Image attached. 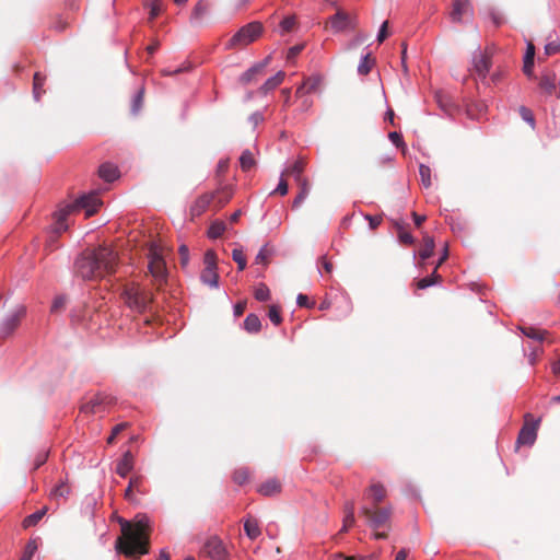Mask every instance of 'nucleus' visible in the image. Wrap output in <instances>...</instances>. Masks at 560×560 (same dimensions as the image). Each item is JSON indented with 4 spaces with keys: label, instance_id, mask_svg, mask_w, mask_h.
<instances>
[{
    "label": "nucleus",
    "instance_id": "obj_38",
    "mask_svg": "<svg viewBox=\"0 0 560 560\" xmlns=\"http://www.w3.org/2000/svg\"><path fill=\"white\" fill-rule=\"evenodd\" d=\"M143 89H140L133 96L132 98V103H131V113L133 115H137L141 108H142V105H143Z\"/></svg>",
    "mask_w": 560,
    "mask_h": 560
},
{
    "label": "nucleus",
    "instance_id": "obj_46",
    "mask_svg": "<svg viewBox=\"0 0 560 560\" xmlns=\"http://www.w3.org/2000/svg\"><path fill=\"white\" fill-rule=\"evenodd\" d=\"M396 226L399 230V235H398L399 241L406 245L413 244V242H415L413 236L410 233L404 231L402 225L400 223L396 222Z\"/></svg>",
    "mask_w": 560,
    "mask_h": 560
},
{
    "label": "nucleus",
    "instance_id": "obj_10",
    "mask_svg": "<svg viewBox=\"0 0 560 560\" xmlns=\"http://www.w3.org/2000/svg\"><path fill=\"white\" fill-rule=\"evenodd\" d=\"M205 552L212 560H226L229 557L223 541L218 537H211L207 540L205 544Z\"/></svg>",
    "mask_w": 560,
    "mask_h": 560
},
{
    "label": "nucleus",
    "instance_id": "obj_63",
    "mask_svg": "<svg viewBox=\"0 0 560 560\" xmlns=\"http://www.w3.org/2000/svg\"><path fill=\"white\" fill-rule=\"evenodd\" d=\"M387 25H388V23L386 21L382 24V26L378 31V34H377L378 43L384 42L385 38L387 37Z\"/></svg>",
    "mask_w": 560,
    "mask_h": 560
},
{
    "label": "nucleus",
    "instance_id": "obj_31",
    "mask_svg": "<svg viewBox=\"0 0 560 560\" xmlns=\"http://www.w3.org/2000/svg\"><path fill=\"white\" fill-rule=\"evenodd\" d=\"M226 230V225L223 221L217 220L211 223L208 229V237L215 240L220 237Z\"/></svg>",
    "mask_w": 560,
    "mask_h": 560
},
{
    "label": "nucleus",
    "instance_id": "obj_29",
    "mask_svg": "<svg viewBox=\"0 0 560 560\" xmlns=\"http://www.w3.org/2000/svg\"><path fill=\"white\" fill-rule=\"evenodd\" d=\"M298 178L300 179L299 180L300 192L293 200V205H292L293 208H298L304 201V199L306 198V196L308 195V191H310V186L307 184L306 178L305 177H298Z\"/></svg>",
    "mask_w": 560,
    "mask_h": 560
},
{
    "label": "nucleus",
    "instance_id": "obj_12",
    "mask_svg": "<svg viewBox=\"0 0 560 560\" xmlns=\"http://www.w3.org/2000/svg\"><path fill=\"white\" fill-rule=\"evenodd\" d=\"M472 65L474 69L477 72V74L485 79L487 74L489 73L491 61L490 57L486 51L477 50L474 54L472 58Z\"/></svg>",
    "mask_w": 560,
    "mask_h": 560
},
{
    "label": "nucleus",
    "instance_id": "obj_8",
    "mask_svg": "<svg viewBox=\"0 0 560 560\" xmlns=\"http://www.w3.org/2000/svg\"><path fill=\"white\" fill-rule=\"evenodd\" d=\"M25 313L26 310L24 306H18L15 310L9 313L0 323V336L7 337L11 335L20 325Z\"/></svg>",
    "mask_w": 560,
    "mask_h": 560
},
{
    "label": "nucleus",
    "instance_id": "obj_16",
    "mask_svg": "<svg viewBox=\"0 0 560 560\" xmlns=\"http://www.w3.org/2000/svg\"><path fill=\"white\" fill-rule=\"evenodd\" d=\"M323 78L319 74H314L306 78L303 83L296 89V96H303L304 94L316 92L322 85Z\"/></svg>",
    "mask_w": 560,
    "mask_h": 560
},
{
    "label": "nucleus",
    "instance_id": "obj_39",
    "mask_svg": "<svg viewBox=\"0 0 560 560\" xmlns=\"http://www.w3.org/2000/svg\"><path fill=\"white\" fill-rule=\"evenodd\" d=\"M254 296L257 301L265 302L269 299L270 291L266 284L259 283L255 288Z\"/></svg>",
    "mask_w": 560,
    "mask_h": 560
},
{
    "label": "nucleus",
    "instance_id": "obj_5",
    "mask_svg": "<svg viewBox=\"0 0 560 560\" xmlns=\"http://www.w3.org/2000/svg\"><path fill=\"white\" fill-rule=\"evenodd\" d=\"M262 24L250 22L241 27L225 44L226 49L245 47L255 42L262 33Z\"/></svg>",
    "mask_w": 560,
    "mask_h": 560
},
{
    "label": "nucleus",
    "instance_id": "obj_18",
    "mask_svg": "<svg viewBox=\"0 0 560 560\" xmlns=\"http://www.w3.org/2000/svg\"><path fill=\"white\" fill-rule=\"evenodd\" d=\"M385 497L386 489L378 482L372 483L365 492V499L369 500L373 506L381 503Z\"/></svg>",
    "mask_w": 560,
    "mask_h": 560
},
{
    "label": "nucleus",
    "instance_id": "obj_53",
    "mask_svg": "<svg viewBox=\"0 0 560 560\" xmlns=\"http://www.w3.org/2000/svg\"><path fill=\"white\" fill-rule=\"evenodd\" d=\"M545 52L548 56L556 55L560 52V40L559 42H550L545 46Z\"/></svg>",
    "mask_w": 560,
    "mask_h": 560
},
{
    "label": "nucleus",
    "instance_id": "obj_23",
    "mask_svg": "<svg viewBox=\"0 0 560 560\" xmlns=\"http://www.w3.org/2000/svg\"><path fill=\"white\" fill-rule=\"evenodd\" d=\"M281 486L277 479H269L261 483L258 492L266 497H271L280 492Z\"/></svg>",
    "mask_w": 560,
    "mask_h": 560
},
{
    "label": "nucleus",
    "instance_id": "obj_4",
    "mask_svg": "<svg viewBox=\"0 0 560 560\" xmlns=\"http://www.w3.org/2000/svg\"><path fill=\"white\" fill-rule=\"evenodd\" d=\"M121 299L128 308L137 313H143L148 310L153 300L150 291L141 288L139 284L131 283L124 287Z\"/></svg>",
    "mask_w": 560,
    "mask_h": 560
},
{
    "label": "nucleus",
    "instance_id": "obj_52",
    "mask_svg": "<svg viewBox=\"0 0 560 560\" xmlns=\"http://www.w3.org/2000/svg\"><path fill=\"white\" fill-rule=\"evenodd\" d=\"M304 161L303 160H296L290 170H288L287 175H300L302 172H304Z\"/></svg>",
    "mask_w": 560,
    "mask_h": 560
},
{
    "label": "nucleus",
    "instance_id": "obj_19",
    "mask_svg": "<svg viewBox=\"0 0 560 560\" xmlns=\"http://www.w3.org/2000/svg\"><path fill=\"white\" fill-rule=\"evenodd\" d=\"M133 469V455L130 451L124 453L116 464V472L125 478Z\"/></svg>",
    "mask_w": 560,
    "mask_h": 560
},
{
    "label": "nucleus",
    "instance_id": "obj_36",
    "mask_svg": "<svg viewBox=\"0 0 560 560\" xmlns=\"http://www.w3.org/2000/svg\"><path fill=\"white\" fill-rule=\"evenodd\" d=\"M46 513V510L45 509H42V510H38L32 514H30L28 516H26L23 521V526L25 528L27 527H32V526H35L42 518L43 516L45 515Z\"/></svg>",
    "mask_w": 560,
    "mask_h": 560
},
{
    "label": "nucleus",
    "instance_id": "obj_30",
    "mask_svg": "<svg viewBox=\"0 0 560 560\" xmlns=\"http://www.w3.org/2000/svg\"><path fill=\"white\" fill-rule=\"evenodd\" d=\"M535 47L533 44H528L527 50L524 56V72L530 75L534 67Z\"/></svg>",
    "mask_w": 560,
    "mask_h": 560
},
{
    "label": "nucleus",
    "instance_id": "obj_43",
    "mask_svg": "<svg viewBox=\"0 0 560 560\" xmlns=\"http://www.w3.org/2000/svg\"><path fill=\"white\" fill-rule=\"evenodd\" d=\"M37 550V542L36 540H30L24 549V552L20 560H32L33 556L35 555Z\"/></svg>",
    "mask_w": 560,
    "mask_h": 560
},
{
    "label": "nucleus",
    "instance_id": "obj_45",
    "mask_svg": "<svg viewBox=\"0 0 560 560\" xmlns=\"http://www.w3.org/2000/svg\"><path fill=\"white\" fill-rule=\"evenodd\" d=\"M522 332L526 337H528L530 339H534V340H538V341L544 340V336H545V331L538 330V329L533 328V327H529V328H526V329H522Z\"/></svg>",
    "mask_w": 560,
    "mask_h": 560
},
{
    "label": "nucleus",
    "instance_id": "obj_24",
    "mask_svg": "<svg viewBox=\"0 0 560 560\" xmlns=\"http://www.w3.org/2000/svg\"><path fill=\"white\" fill-rule=\"evenodd\" d=\"M350 24L349 16L343 12H337L331 19H330V25L336 32H340L346 30Z\"/></svg>",
    "mask_w": 560,
    "mask_h": 560
},
{
    "label": "nucleus",
    "instance_id": "obj_17",
    "mask_svg": "<svg viewBox=\"0 0 560 560\" xmlns=\"http://www.w3.org/2000/svg\"><path fill=\"white\" fill-rule=\"evenodd\" d=\"M470 11L469 0H452L451 19L453 22H462L463 16Z\"/></svg>",
    "mask_w": 560,
    "mask_h": 560
},
{
    "label": "nucleus",
    "instance_id": "obj_42",
    "mask_svg": "<svg viewBox=\"0 0 560 560\" xmlns=\"http://www.w3.org/2000/svg\"><path fill=\"white\" fill-rule=\"evenodd\" d=\"M232 258L237 264L238 270L242 271L246 268L247 261L242 249L234 248L232 252Z\"/></svg>",
    "mask_w": 560,
    "mask_h": 560
},
{
    "label": "nucleus",
    "instance_id": "obj_26",
    "mask_svg": "<svg viewBox=\"0 0 560 560\" xmlns=\"http://www.w3.org/2000/svg\"><path fill=\"white\" fill-rule=\"evenodd\" d=\"M255 164H256V161H255L254 154L249 150L244 151L242 153V155L240 156V165H241L242 172L248 173V172L254 171Z\"/></svg>",
    "mask_w": 560,
    "mask_h": 560
},
{
    "label": "nucleus",
    "instance_id": "obj_2",
    "mask_svg": "<svg viewBox=\"0 0 560 560\" xmlns=\"http://www.w3.org/2000/svg\"><path fill=\"white\" fill-rule=\"evenodd\" d=\"M149 528V518L138 516L135 523H121V537L116 541V550L127 557L141 556L148 552L147 529Z\"/></svg>",
    "mask_w": 560,
    "mask_h": 560
},
{
    "label": "nucleus",
    "instance_id": "obj_34",
    "mask_svg": "<svg viewBox=\"0 0 560 560\" xmlns=\"http://www.w3.org/2000/svg\"><path fill=\"white\" fill-rule=\"evenodd\" d=\"M374 62L375 61H374V59L371 58L370 54L364 55L361 58L360 63L358 66L359 74L366 75L368 73H370V71L372 70V68L374 66Z\"/></svg>",
    "mask_w": 560,
    "mask_h": 560
},
{
    "label": "nucleus",
    "instance_id": "obj_37",
    "mask_svg": "<svg viewBox=\"0 0 560 560\" xmlns=\"http://www.w3.org/2000/svg\"><path fill=\"white\" fill-rule=\"evenodd\" d=\"M518 113H520V116L522 117V119L524 121H526L530 126L532 129H535L536 120H535L533 112L526 106H521L518 108Z\"/></svg>",
    "mask_w": 560,
    "mask_h": 560
},
{
    "label": "nucleus",
    "instance_id": "obj_15",
    "mask_svg": "<svg viewBox=\"0 0 560 560\" xmlns=\"http://www.w3.org/2000/svg\"><path fill=\"white\" fill-rule=\"evenodd\" d=\"M110 398L105 395H95L88 402L83 404L81 411L85 413H97L104 411V405L109 404Z\"/></svg>",
    "mask_w": 560,
    "mask_h": 560
},
{
    "label": "nucleus",
    "instance_id": "obj_7",
    "mask_svg": "<svg viewBox=\"0 0 560 560\" xmlns=\"http://www.w3.org/2000/svg\"><path fill=\"white\" fill-rule=\"evenodd\" d=\"M205 268L200 275L203 284L217 289L219 287V275L217 272V254L213 249H208L203 256Z\"/></svg>",
    "mask_w": 560,
    "mask_h": 560
},
{
    "label": "nucleus",
    "instance_id": "obj_47",
    "mask_svg": "<svg viewBox=\"0 0 560 560\" xmlns=\"http://www.w3.org/2000/svg\"><path fill=\"white\" fill-rule=\"evenodd\" d=\"M438 278H440V276L434 271L432 276L420 279L418 281V288L421 290L430 288L435 284Z\"/></svg>",
    "mask_w": 560,
    "mask_h": 560
},
{
    "label": "nucleus",
    "instance_id": "obj_40",
    "mask_svg": "<svg viewBox=\"0 0 560 560\" xmlns=\"http://www.w3.org/2000/svg\"><path fill=\"white\" fill-rule=\"evenodd\" d=\"M97 175H119V171L115 164L110 162H105L100 165Z\"/></svg>",
    "mask_w": 560,
    "mask_h": 560
},
{
    "label": "nucleus",
    "instance_id": "obj_25",
    "mask_svg": "<svg viewBox=\"0 0 560 560\" xmlns=\"http://www.w3.org/2000/svg\"><path fill=\"white\" fill-rule=\"evenodd\" d=\"M244 530L246 536L252 540L256 539L261 534L257 520L250 516L244 521Z\"/></svg>",
    "mask_w": 560,
    "mask_h": 560
},
{
    "label": "nucleus",
    "instance_id": "obj_9",
    "mask_svg": "<svg viewBox=\"0 0 560 560\" xmlns=\"http://www.w3.org/2000/svg\"><path fill=\"white\" fill-rule=\"evenodd\" d=\"M360 513L368 520V523L372 528H378L388 521L390 516V509L384 508L378 511H373L371 506L362 505L360 508Z\"/></svg>",
    "mask_w": 560,
    "mask_h": 560
},
{
    "label": "nucleus",
    "instance_id": "obj_50",
    "mask_svg": "<svg viewBox=\"0 0 560 560\" xmlns=\"http://www.w3.org/2000/svg\"><path fill=\"white\" fill-rule=\"evenodd\" d=\"M489 18L495 27L501 26L505 22L503 15L494 9L489 10Z\"/></svg>",
    "mask_w": 560,
    "mask_h": 560
},
{
    "label": "nucleus",
    "instance_id": "obj_11",
    "mask_svg": "<svg viewBox=\"0 0 560 560\" xmlns=\"http://www.w3.org/2000/svg\"><path fill=\"white\" fill-rule=\"evenodd\" d=\"M213 195L210 192H206L199 196L195 202L190 206L189 214L191 218L200 217L205 213L209 208L213 209Z\"/></svg>",
    "mask_w": 560,
    "mask_h": 560
},
{
    "label": "nucleus",
    "instance_id": "obj_28",
    "mask_svg": "<svg viewBox=\"0 0 560 560\" xmlns=\"http://www.w3.org/2000/svg\"><path fill=\"white\" fill-rule=\"evenodd\" d=\"M434 250V238L430 235H424L422 247L419 250V256L422 260L430 258Z\"/></svg>",
    "mask_w": 560,
    "mask_h": 560
},
{
    "label": "nucleus",
    "instance_id": "obj_3",
    "mask_svg": "<svg viewBox=\"0 0 560 560\" xmlns=\"http://www.w3.org/2000/svg\"><path fill=\"white\" fill-rule=\"evenodd\" d=\"M102 206L98 192L90 191L79 197L73 203L67 205L57 210L52 215V223L50 225L51 238L58 236L68 230L67 218L75 209L85 211L86 217H91Z\"/></svg>",
    "mask_w": 560,
    "mask_h": 560
},
{
    "label": "nucleus",
    "instance_id": "obj_54",
    "mask_svg": "<svg viewBox=\"0 0 560 560\" xmlns=\"http://www.w3.org/2000/svg\"><path fill=\"white\" fill-rule=\"evenodd\" d=\"M248 472L245 469L235 471L233 479L236 483L243 485L248 480Z\"/></svg>",
    "mask_w": 560,
    "mask_h": 560
},
{
    "label": "nucleus",
    "instance_id": "obj_13",
    "mask_svg": "<svg viewBox=\"0 0 560 560\" xmlns=\"http://www.w3.org/2000/svg\"><path fill=\"white\" fill-rule=\"evenodd\" d=\"M540 420H535L532 424H525L517 436V443L521 445H533L537 439V429Z\"/></svg>",
    "mask_w": 560,
    "mask_h": 560
},
{
    "label": "nucleus",
    "instance_id": "obj_61",
    "mask_svg": "<svg viewBox=\"0 0 560 560\" xmlns=\"http://www.w3.org/2000/svg\"><path fill=\"white\" fill-rule=\"evenodd\" d=\"M264 116L259 112H255L249 116V121L253 124L254 127L258 126L260 122H262Z\"/></svg>",
    "mask_w": 560,
    "mask_h": 560
},
{
    "label": "nucleus",
    "instance_id": "obj_20",
    "mask_svg": "<svg viewBox=\"0 0 560 560\" xmlns=\"http://www.w3.org/2000/svg\"><path fill=\"white\" fill-rule=\"evenodd\" d=\"M354 502L352 500L346 501L343 505V524L340 529V533H346L349 530V528L354 524L355 517H354Z\"/></svg>",
    "mask_w": 560,
    "mask_h": 560
},
{
    "label": "nucleus",
    "instance_id": "obj_57",
    "mask_svg": "<svg viewBox=\"0 0 560 560\" xmlns=\"http://www.w3.org/2000/svg\"><path fill=\"white\" fill-rule=\"evenodd\" d=\"M320 267L328 273L332 271V265L330 261L326 259L325 256H322L318 260V271L320 272Z\"/></svg>",
    "mask_w": 560,
    "mask_h": 560
},
{
    "label": "nucleus",
    "instance_id": "obj_6",
    "mask_svg": "<svg viewBox=\"0 0 560 560\" xmlns=\"http://www.w3.org/2000/svg\"><path fill=\"white\" fill-rule=\"evenodd\" d=\"M149 264L148 268L155 282L162 284L166 281L167 269L162 252L158 245L152 244L148 253Z\"/></svg>",
    "mask_w": 560,
    "mask_h": 560
},
{
    "label": "nucleus",
    "instance_id": "obj_60",
    "mask_svg": "<svg viewBox=\"0 0 560 560\" xmlns=\"http://www.w3.org/2000/svg\"><path fill=\"white\" fill-rule=\"evenodd\" d=\"M388 138L396 147L404 144L401 135L396 131L389 132Z\"/></svg>",
    "mask_w": 560,
    "mask_h": 560
},
{
    "label": "nucleus",
    "instance_id": "obj_55",
    "mask_svg": "<svg viewBox=\"0 0 560 560\" xmlns=\"http://www.w3.org/2000/svg\"><path fill=\"white\" fill-rule=\"evenodd\" d=\"M180 264L186 267L189 262V249L186 245L179 246Z\"/></svg>",
    "mask_w": 560,
    "mask_h": 560
},
{
    "label": "nucleus",
    "instance_id": "obj_51",
    "mask_svg": "<svg viewBox=\"0 0 560 560\" xmlns=\"http://www.w3.org/2000/svg\"><path fill=\"white\" fill-rule=\"evenodd\" d=\"M268 317H269L270 322L276 326L280 325V323L282 320L280 312H279L278 307L275 305L270 306L269 312H268Z\"/></svg>",
    "mask_w": 560,
    "mask_h": 560
},
{
    "label": "nucleus",
    "instance_id": "obj_22",
    "mask_svg": "<svg viewBox=\"0 0 560 560\" xmlns=\"http://www.w3.org/2000/svg\"><path fill=\"white\" fill-rule=\"evenodd\" d=\"M285 78V73L283 71H278L273 77L269 78L260 88V92L264 94L269 93L279 86Z\"/></svg>",
    "mask_w": 560,
    "mask_h": 560
},
{
    "label": "nucleus",
    "instance_id": "obj_14",
    "mask_svg": "<svg viewBox=\"0 0 560 560\" xmlns=\"http://www.w3.org/2000/svg\"><path fill=\"white\" fill-rule=\"evenodd\" d=\"M213 195V209L219 210L222 208L233 196V189L230 185H221L213 191H210Z\"/></svg>",
    "mask_w": 560,
    "mask_h": 560
},
{
    "label": "nucleus",
    "instance_id": "obj_32",
    "mask_svg": "<svg viewBox=\"0 0 560 560\" xmlns=\"http://www.w3.org/2000/svg\"><path fill=\"white\" fill-rule=\"evenodd\" d=\"M70 493V487L67 482L60 481L50 491V497L54 499H66Z\"/></svg>",
    "mask_w": 560,
    "mask_h": 560
},
{
    "label": "nucleus",
    "instance_id": "obj_44",
    "mask_svg": "<svg viewBox=\"0 0 560 560\" xmlns=\"http://www.w3.org/2000/svg\"><path fill=\"white\" fill-rule=\"evenodd\" d=\"M147 5L150 8L149 19L152 21L161 12V0H147Z\"/></svg>",
    "mask_w": 560,
    "mask_h": 560
},
{
    "label": "nucleus",
    "instance_id": "obj_62",
    "mask_svg": "<svg viewBox=\"0 0 560 560\" xmlns=\"http://www.w3.org/2000/svg\"><path fill=\"white\" fill-rule=\"evenodd\" d=\"M303 49V45H295L293 47H291L288 51V55H287V58L288 59H293L295 58Z\"/></svg>",
    "mask_w": 560,
    "mask_h": 560
},
{
    "label": "nucleus",
    "instance_id": "obj_58",
    "mask_svg": "<svg viewBox=\"0 0 560 560\" xmlns=\"http://www.w3.org/2000/svg\"><path fill=\"white\" fill-rule=\"evenodd\" d=\"M65 304H66L65 296L59 295V296L55 298V300L52 301V304H51V312L58 311L59 308L63 307Z\"/></svg>",
    "mask_w": 560,
    "mask_h": 560
},
{
    "label": "nucleus",
    "instance_id": "obj_27",
    "mask_svg": "<svg viewBox=\"0 0 560 560\" xmlns=\"http://www.w3.org/2000/svg\"><path fill=\"white\" fill-rule=\"evenodd\" d=\"M261 328V322L256 314H248L244 320V329L249 334H257Z\"/></svg>",
    "mask_w": 560,
    "mask_h": 560
},
{
    "label": "nucleus",
    "instance_id": "obj_21",
    "mask_svg": "<svg viewBox=\"0 0 560 560\" xmlns=\"http://www.w3.org/2000/svg\"><path fill=\"white\" fill-rule=\"evenodd\" d=\"M269 59L270 58L268 57L264 62L257 63V65L250 67L247 71H245L241 75V79H240L241 82L244 83V84H247V83L252 82L257 74L261 73L264 68L269 62Z\"/></svg>",
    "mask_w": 560,
    "mask_h": 560
},
{
    "label": "nucleus",
    "instance_id": "obj_56",
    "mask_svg": "<svg viewBox=\"0 0 560 560\" xmlns=\"http://www.w3.org/2000/svg\"><path fill=\"white\" fill-rule=\"evenodd\" d=\"M364 218H365V220L369 221V225H370L371 230L376 229L382 222V217H378V215L365 214Z\"/></svg>",
    "mask_w": 560,
    "mask_h": 560
},
{
    "label": "nucleus",
    "instance_id": "obj_64",
    "mask_svg": "<svg viewBox=\"0 0 560 560\" xmlns=\"http://www.w3.org/2000/svg\"><path fill=\"white\" fill-rule=\"evenodd\" d=\"M280 178V183L271 194L279 192L280 195H285L288 192V184L283 180V177Z\"/></svg>",
    "mask_w": 560,
    "mask_h": 560
},
{
    "label": "nucleus",
    "instance_id": "obj_1",
    "mask_svg": "<svg viewBox=\"0 0 560 560\" xmlns=\"http://www.w3.org/2000/svg\"><path fill=\"white\" fill-rule=\"evenodd\" d=\"M117 255L113 248L100 245L84 250L74 261L75 273L84 280H97L114 273Z\"/></svg>",
    "mask_w": 560,
    "mask_h": 560
},
{
    "label": "nucleus",
    "instance_id": "obj_49",
    "mask_svg": "<svg viewBox=\"0 0 560 560\" xmlns=\"http://www.w3.org/2000/svg\"><path fill=\"white\" fill-rule=\"evenodd\" d=\"M271 255V250L268 248V245H264L255 257L256 264H266L268 257Z\"/></svg>",
    "mask_w": 560,
    "mask_h": 560
},
{
    "label": "nucleus",
    "instance_id": "obj_35",
    "mask_svg": "<svg viewBox=\"0 0 560 560\" xmlns=\"http://www.w3.org/2000/svg\"><path fill=\"white\" fill-rule=\"evenodd\" d=\"M44 83H45V77L42 73L36 72L34 74V81H33V94H34V97L36 101H38L40 98L42 94L44 93V91L42 90Z\"/></svg>",
    "mask_w": 560,
    "mask_h": 560
},
{
    "label": "nucleus",
    "instance_id": "obj_59",
    "mask_svg": "<svg viewBox=\"0 0 560 560\" xmlns=\"http://www.w3.org/2000/svg\"><path fill=\"white\" fill-rule=\"evenodd\" d=\"M296 304L300 307H311V306H313L314 303L311 304L310 301H308L307 295L300 293L296 296Z\"/></svg>",
    "mask_w": 560,
    "mask_h": 560
},
{
    "label": "nucleus",
    "instance_id": "obj_33",
    "mask_svg": "<svg viewBox=\"0 0 560 560\" xmlns=\"http://www.w3.org/2000/svg\"><path fill=\"white\" fill-rule=\"evenodd\" d=\"M539 86L547 95H552L556 92L557 82L553 78L545 75L540 79Z\"/></svg>",
    "mask_w": 560,
    "mask_h": 560
},
{
    "label": "nucleus",
    "instance_id": "obj_48",
    "mask_svg": "<svg viewBox=\"0 0 560 560\" xmlns=\"http://www.w3.org/2000/svg\"><path fill=\"white\" fill-rule=\"evenodd\" d=\"M294 26H295V18L287 16L280 23L281 33L282 34L289 33L294 28Z\"/></svg>",
    "mask_w": 560,
    "mask_h": 560
},
{
    "label": "nucleus",
    "instance_id": "obj_41",
    "mask_svg": "<svg viewBox=\"0 0 560 560\" xmlns=\"http://www.w3.org/2000/svg\"><path fill=\"white\" fill-rule=\"evenodd\" d=\"M207 3L203 0L198 1L192 10L191 19L200 20L207 13Z\"/></svg>",
    "mask_w": 560,
    "mask_h": 560
}]
</instances>
